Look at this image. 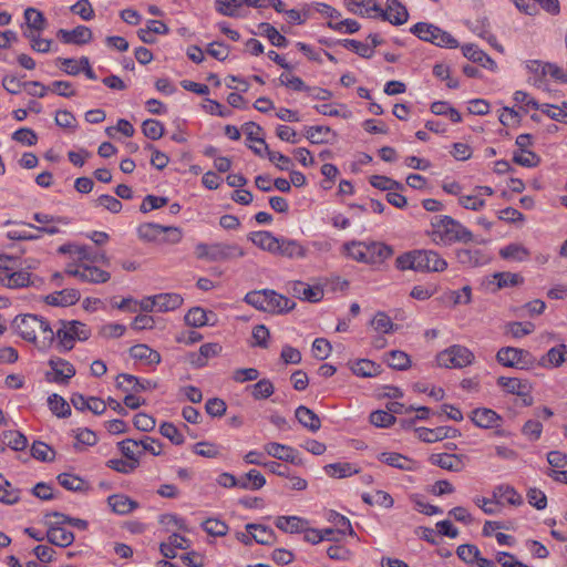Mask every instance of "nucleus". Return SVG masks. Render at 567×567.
<instances>
[{
    "label": "nucleus",
    "instance_id": "obj_1",
    "mask_svg": "<svg viewBox=\"0 0 567 567\" xmlns=\"http://www.w3.org/2000/svg\"><path fill=\"white\" fill-rule=\"evenodd\" d=\"M11 327L23 340L33 343L42 351L48 350L55 339V333L50 323L37 315H18Z\"/></svg>",
    "mask_w": 567,
    "mask_h": 567
},
{
    "label": "nucleus",
    "instance_id": "obj_2",
    "mask_svg": "<svg viewBox=\"0 0 567 567\" xmlns=\"http://www.w3.org/2000/svg\"><path fill=\"white\" fill-rule=\"evenodd\" d=\"M432 239L436 244L451 245L453 243H468L474 235L460 221L450 216H435L432 219Z\"/></svg>",
    "mask_w": 567,
    "mask_h": 567
},
{
    "label": "nucleus",
    "instance_id": "obj_3",
    "mask_svg": "<svg viewBox=\"0 0 567 567\" xmlns=\"http://www.w3.org/2000/svg\"><path fill=\"white\" fill-rule=\"evenodd\" d=\"M395 266L400 270L443 271L447 268V262L436 251L424 249L400 255L395 260Z\"/></svg>",
    "mask_w": 567,
    "mask_h": 567
},
{
    "label": "nucleus",
    "instance_id": "obj_4",
    "mask_svg": "<svg viewBox=\"0 0 567 567\" xmlns=\"http://www.w3.org/2000/svg\"><path fill=\"white\" fill-rule=\"evenodd\" d=\"M244 300L254 308L270 313L288 312L296 306L291 299L271 289L250 291L245 296Z\"/></svg>",
    "mask_w": 567,
    "mask_h": 567
},
{
    "label": "nucleus",
    "instance_id": "obj_5",
    "mask_svg": "<svg viewBox=\"0 0 567 567\" xmlns=\"http://www.w3.org/2000/svg\"><path fill=\"white\" fill-rule=\"evenodd\" d=\"M195 254L198 259L210 262L228 261L245 256L244 249L237 244H204L199 243L195 247Z\"/></svg>",
    "mask_w": 567,
    "mask_h": 567
},
{
    "label": "nucleus",
    "instance_id": "obj_6",
    "mask_svg": "<svg viewBox=\"0 0 567 567\" xmlns=\"http://www.w3.org/2000/svg\"><path fill=\"white\" fill-rule=\"evenodd\" d=\"M411 32L419 39L437 47L456 48L458 45L457 40L449 32L431 23L419 22L411 28Z\"/></svg>",
    "mask_w": 567,
    "mask_h": 567
},
{
    "label": "nucleus",
    "instance_id": "obj_7",
    "mask_svg": "<svg viewBox=\"0 0 567 567\" xmlns=\"http://www.w3.org/2000/svg\"><path fill=\"white\" fill-rule=\"evenodd\" d=\"M474 360L471 350L463 346H452L436 355V362L440 367L449 369H460L470 365Z\"/></svg>",
    "mask_w": 567,
    "mask_h": 567
},
{
    "label": "nucleus",
    "instance_id": "obj_8",
    "mask_svg": "<svg viewBox=\"0 0 567 567\" xmlns=\"http://www.w3.org/2000/svg\"><path fill=\"white\" fill-rule=\"evenodd\" d=\"M496 360L504 367L517 369H529L535 362V358L527 350L514 347L501 348Z\"/></svg>",
    "mask_w": 567,
    "mask_h": 567
},
{
    "label": "nucleus",
    "instance_id": "obj_9",
    "mask_svg": "<svg viewBox=\"0 0 567 567\" xmlns=\"http://www.w3.org/2000/svg\"><path fill=\"white\" fill-rule=\"evenodd\" d=\"M55 337L59 340V344L66 351L71 350L74 346V341L86 340L90 336L85 329V324L79 321L62 322V328L58 329Z\"/></svg>",
    "mask_w": 567,
    "mask_h": 567
},
{
    "label": "nucleus",
    "instance_id": "obj_10",
    "mask_svg": "<svg viewBox=\"0 0 567 567\" xmlns=\"http://www.w3.org/2000/svg\"><path fill=\"white\" fill-rule=\"evenodd\" d=\"M379 17L394 25H401L408 21L409 13L398 0H388L386 9L379 11Z\"/></svg>",
    "mask_w": 567,
    "mask_h": 567
},
{
    "label": "nucleus",
    "instance_id": "obj_11",
    "mask_svg": "<svg viewBox=\"0 0 567 567\" xmlns=\"http://www.w3.org/2000/svg\"><path fill=\"white\" fill-rule=\"evenodd\" d=\"M293 297L309 302H318L323 298V289L319 286H309L302 281L291 282L290 290Z\"/></svg>",
    "mask_w": 567,
    "mask_h": 567
},
{
    "label": "nucleus",
    "instance_id": "obj_12",
    "mask_svg": "<svg viewBox=\"0 0 567 567\" xmlns=\"http://www.w3.org/2000/svg\"><path fill=\"white\" fill-rule=\"evenodd\" d=\"M50 367L53 371V378H50V373L47 374L49 381L55 383H66L71 378L75 375V368L68 361L56 358L49 361Z\"/></svg>",
    "mask_w": 567,
    "mask_h": 567
},
{
    "label": "nucleus",
    "instance_id": "obj_13",
    "mask_svg": "<svg viewBox=\"0 0 567 567\" xmlns=\"http://www.w3.org/2000/svg\"><path fill=\"white\" fill-rule=\"evenodd\" d=\"M265 452L277 460L289 462L292 464H299L300 460L297 456L295 449L288 445H284L276 442H270L264 445Z\"/></svg>",
    "mask_w": 567,
    "mask_h": 567
},
{
    "label": "nucleus",
    "instance_id": "obj_14",
    "mask_svg": "<svg viewBox=\"0 0 567 567\" xmlns=\"http://www.w3.org/2000/svg\"><path fill=\"white\" fill-rule=\"evenodd\" d=\"M116 386L124 392H141L155 388L156 384L148 380L141 381L136 377L127 373H121L116 378Z\"/></svg>",
    "mask_w": 567,
    "mask_h": 567
},
{
    "label": "nucleus",
    "instance_id": "obj_15",
    "mask_svg": "<svg viewBox=\"0 0 567 567\" xmlns=\"http://www.w3.org/2000/svg\"><path fill=\"white\" fill-rule=\"evenodd\" d=\"M471 420L478 427L493 429L499 426L502 417L491 409L478 408L472 412Z\"/></svg>",
    "mask_w": 567,
    "mask_h": 567
},
{
    "label": "nucleus",
    "instance_id": "obj_16",
    "mask_svg": "<svg viewBox=\"0 0 567 567\" xmlns=\"http://www.w3.org/2000/svg\"><path fill=\"white\" fill-rule=\"evenodd\" d=\"M497 385L503 388L507 393L516 394L518 396H528L532 386L527 380L518 378L499 377Z\"/></svg>",
    "mask_w": 567,
    "mask_h": 567
},
{
    "label": "nucleus",
    "instance_id": "obj_17",
    "mask_svg": "<svg viewBox=\"0 0 567 567\" xmlns=\"http://www.w3.org/2000/svg\"><path fill=\"white\" fill-rule=\"evenodd\" d=\"M365 248L368 249L367 264L371 265L381 264L388 258H390L393 254L392 248L383 243H365Z\"/></svg>",
    "mask_w": 567,
    "mask_h": 567
},
{
    "label": "nucleus",
    "instance_id": "obj_18",
    "mask_svg": "<svg viewBox=\"0 0 567 567\" xmlns=\"http://www.w3.org/2000/svg\"><path fill=\"white\" fill-rule=\"evenodd\" d=\"M430 462L433 465H437L443 470L452 471V472H461L464 467V463L462 457L456 454H432L430 457Z\"/></svg>",
    "mask_w": 567,
    "mask_h": 567
},
{
    "label": "nucleus",
    "instance_id": "obj_19",
    "mask_svg": "<svg viewBox=\"0 0 567 567\" xmlns=\"http://www.w3.org/2000/svg\"><path fill=\"white\" fill-rule=\"evenodd\" d=\"M344 4L350 12L361 17H371L372 13L378 16L381 11V7L374 0H344Z\"/></svg>",
    "mask_w": 567,
    "mask_h": 567
},
{
    "label": "nucleus",
    "instance_id": "obj_20",
    "mask_svg": "<svg viewBox=\"0 0 567 567\" xmlns=\"http://www.w3.org/2000/svg\"><path fill=\"white\" fill-rule=\"evenodd\" d=\"M457 261L465 267H477L487 262V258L480 249L462 248L456 250Z\"/></svg>",
    "mask_w": 567,
    "mask_h": 567
},
{
    "label": "nucleus",
    "instance_id": "obj_21",
    "mask_svg": "<svg viewBox=\"0 0 567 567\" xmlns=\"http://www.w3.org/2000/svg\"><path fill=\"white\" fill-rule=\"evenodd\" d=\"M249 239L260 249L267 250L271 254H276L279 248V238L275 237L269 231H254L249 235Z\"/></svg>",
    "mask_w": 567,
    "mask_h": 567
},
{
    "label": "nucleus",
    "instance_id": "obj_22",
    "mask_svg": "<svg viewBox=\"0 0 567 567\" xmlns=\"http://www.w3.org/2000/svg\"><path fill=\"white\" fill-rule=\"evenodd\" d=\"M296 419L299 423L311 432H317L321 427V421L319 416L309 408L300 405L295 412Z\"/></svg>",
    "mask_w": 567,
    "mask_h": 567
},
{
    "label": "nucleus",
    "instance_id": "obj_23",
    "mask_svg": "<svg viewBox=\"0 0 567 567\" xmlns=\"http://www.w3.org/2000/svg\"><path fill=\"white\" fill-rule=\"evenodd\" d=\"M47 538L51 544L60 547H68L74 542L72 532L53 524L49 526Z\"/></svg>",
    "mask_w": 567,
    "mask_h": 567
},
{
    "label": "nucleus",
    "instance_id": "obj_24",
    "mask_svg": "<svg viewBox=\"0 0 567 567\" xmlns=\"http://www.w3.org/2000/svg\"><path fill=\"white\" fill-rule=\"evenodd\" d=\"M246 530L258 544L271 545L276 540V535L274 530L268 526L261 524H247Z\"/></svg>",
    "mask_w": 567,
    "mask_h": 567
},
{
    "label": "nucleus",
    "instance_id": "obj_25",
    "mask_svg": "<svg viewBox=\"0 0 567 567\" xmlns=\"http://www.w3.org/2000/svg\"><path fill=\"white\" fill-rule=\"evenodd\" d=\"M130 354L132 358L144 361L147 364H158L161 362V354L147 344L141 343L131 347Z\"/></svg>",
    "mask_w": 567,
    "mask_h": 567
},
{
    "label": "nucleus",
    "instance_id": "obj_26",
    "mask_svg": "<svg viewBox=\"0 0 567 567\" xmlns=\"http://www.w3.org/2000/svg\"><path fill=\"white\" fill-rule=\"evenodd\" d=\"M276 526L285 533H301L308 524L306 519L297 516H278L276 518Z\"/></svg>",
    "mask_w": 567,
    "mask_h": 567
},
{
    "label": "nucleus",
    "instance_id": "obj_27",
    "mask_svg": "<svg viewBox=\"0 0 567 567\" xmlns=\"http://www.w3.org/2000/svg\"><path fill=\"white\" fill-rule=\"evenodd\" d=\"M279 248L276 254L288 258H303L307 255V249L298 241L292 239H279Z\"/></svg>",
    "mask_w": 567,
    "mask_h": 567
},
{
    "label": "nucleus",
    "instance_id": "obj_28",
    "mask_svg": "<svg viewBox=\"0 0 567 567\" xmlns=\"http://www.w3.org/2000/svg\"><path fill=\"white\" fill-rule=\"evenodd\" d=\"M378 458H379V461H381L392 467L404 470V471H412L414 467L413 461L400 453L383 452V453L379 454Z\"/></svg>",
    "mask_w": 567,
    "mask_h": 567
},
{
    "label": "nucleus",
    "instance_id": "obj_29",
    "mask_svg": "<svg viewBox=\"0 0 567 567\" xmlns=\"http://www.w3.org/2000/svg\"><path fill=\"white\" fill-rule=\"evenodd\" d=\"M567 353V346L561 343L557 347H553L547 353L540 359V365L543 367H560L565 362Z\"/></svg>",
    "mask_w": 567,
    "mask_h": 567
},
{
    "label": "nucleus",
    "instance_id": "obj_30",
    "mask_svg": "<svg viewBox=\"0 0 567 567\" xmlns=\"http://www.w3.org/2000/svg\"><path fill=\"white\" fill-rule=\"evenodd\" d=\"M111 274L95 266L83 262L81 281L90 284H104L109 281Z\"/></svg>",
    "mask_w": 567,
    "mask_h": 567
},
{
    "label": "nucleus",
    "instance_id": "obj_31",
    "mask_svg": "<svg viewBox=\"0 0 567 567\" xmlns=\"http://www.w3.org/2000/svg\"><path fill=\"white\" fill-rule=\"evenodd\" d=\"M155 303H157V311L167 312L179 308L183 298L178 293H159L155 296Z\"/></svg>",
    "mask_w": 567,
    "mask_h": 567
},
{
    "label": "nucleus",
    "instance_id": "obj_32",
    "mask_svg": "<svg viewBox=\"0 0 567 567\" xmlns=\"http://www.w3.org/2000/svg\"><path fill=\"white\" fill-rule=\"evenodd\" d=\"M107 503L113 512L121 515L128 514L137 507V503L125 495H112L107 498Z\"/></svg>",
    "mask_w": 567,
    "mask_h": 567
},
{
    "label": "nucleus",
    "instance_id": "obj_33",
    "mask_svg": "<svg viewBox=\"0 0 567 567\" xmlns=\"http://www.w3.org/2000/svg\"><path fill=\"white\" fill-rule=\"evenodd\" d=\"M463 54L465 58L473 62H478L483 66L493 69L495 66V62L482 50H480L474 44H467L463 47Z\"/></svg>",
    "mask_w": 567,
    "mask_h": 567
},
{
    "label": "nucleus",
    "instance_id": "obj_34",
    "mask_svg": "<svg viewBox=\"0 0 567 567\" xmlns=\"http://www.w3.org/2000/svg\"><path fill=\"white\" fill-rule=\"evenodd\" d=\"M352 372L358 377L370 378L380 373V365L367 359H360L351 365Z\"/></svg>",
    "mask_w": 567,
    "mask_h": 567
},
{
    "label": "nucleus",
    "instance_id": "obj_35",
    "mask_svg": "<svg viewBox=\"0 0 567 567\" xmlns=\"http://www.w3.org/2000/svg\"><path fill=\"white\" fill-rule=\"evenodd\" d=\"M118 449L128 461L138 466V457L142 455L140 441L126 439L118 443Z\"/></svg>",
    "mask_w": 567,
    "mask_h": 567
},
{
    "label": "nucleus",
    "instance_id": "obj_36",
    "mask_svg": "<svg viewBox=\"0 0 567 567\" xmlns=\"http://www.w3.org/2000/svg\"><path fill=\"white\" fill-rule=\"evenodd\" d=\"M24 19L28 29L41 32L45 29L47 20L43 13L34 8H28L24 11Z\"/></svg>",
    "mask_w": 567,
    "mask_h": 567
},
{
    "label": "nucleus",
    "instance_id": "obj_37",
    "mask_svg": "<svg viewBox=\"0 0 567 567\" xmlns=\"http://www.w3.org/2000/svg\"><path fill=\"white\" fill-rule=\"evenodd\" d=\"M371 326L377 332L391 333L398 330V324H394L391 318L383 311L375 313L371 320Z\"/></svg>",
    "mask_w": 567,
    "mask_h": 567
},
{
    "label": "nucleus",
    "instance_id": "obj_38",
    "mask_svg": "<svg viewBox=\"0 0 567 567\" xmlns=\"http://www.w3.org/2000/svg\"><path fill=\"white\" fill-rule=\"evenodd\" d=\"M499 256L504 259L523 261L528 258L529 251L523 245L511 244L499 250Z\"/></svg>",
    "mask_w": 567,
    "mask_h": 567
},
{
    "label": "nucleus",
    "instance_id": "obj_39",
    "mask_svg": "<svg viewBox=\"0 0 567 567\" xmlns=\"http://www.w3.org/2000/svg\"><path fill=\"white\" fill-rule=\"evenodd\" d=\"M2 444L14 451H23L27 447V437L18 431H6L2 434Z\"/></svg>",
    "mask_w": 567,
    "mask_h": 567
},
{
    "label": "nucleus",
    "instance_id": "obj_40",
    "mask_svg": "<svg viewBox=\"0 0 567 567\" xmlns=\"http://www.w3.org/2000/svg\"><path fill=\"white\" fill-rule=\"evenodd\" d=\"M367 248L363 241H349L343 245V251L355 261L367 264Z\"/></svg>",
    "mask_w": 567,
    "mask_h": 567
},
{
    "label": "nucleus",
    "instance_id": "obj_41",
    "mask_svg": "<svg viewBox=\"0 0 567 567\" xmlns=\"http://www.w3.org/2000/svg\"><path fill=\"white\" fill-rule=\"evenodd\" d=\"M495 498L504 499L511 505H520L523 503L522 496L509 485H499L493 493Z\"/></svg>",
    "mask_w": 567,
    "mask_h": 567
},
{
    "label": "nucleus",
    "instance_id": "obj_42",
    "mask_svg": "<svg viewBox=\"0 0 567 567\" xmlns=\"http://www.w3.org/2000/svg\"><path fill=\"white\" fill-rule=\"evenodd\" d=\"M416 436L426 443H434L446 439L447 431L437 426L435 429L417 427L415 429Z\"/></svg>",
    "mask_w": 567,
    "mask_h": 567
},
{
    "label": "nucleus",
    "instance_id": "obj_43",
    "mask_svg": "<svg viewBox=\"0 0 567 567\" xmlns=\"http://www.w3.org/2000/svg\"><path fill=\"white\" fill-rule=\"evenodd\" d=\"M164 227L154 223H145L138 226L137 234L142 240L155 241L163 234Z\"/></svg>",
    "mask_w": 567,
    "mask_h": 567
},
{
    "label": "nucleus",
    "instance_id": "obj_44",
    "mask_svg": "<svg viewBox=\"0 0 567 567\" xmlns=\"http://www.w3.org/2000/svg\"><path fill=\"white\" fill-rule=\"evenodd\" d=\"M255 400H265L275 392L274 383L269 379H261L250 386Z\"/></svg>",
    "mask_w": 567,
    "mask_h": 567
},
{
    "label": "nucleus",
    "instance_id": "obj_45",
    "mask_svg": "<svg viewBox=\"0 0 567 567\" xmlns=\"http://www.w3.org/2000/svg\"><path fill=\"white\" fill-rule=\"evenodd\" d=\"M386 362L395 370H406L411 365L409 354L401 350H392L388 353Z\"/></svg>",
    "mask_w": 567,
    "mask_h": 567
},
{
    "label": "nucleus",
    "instance_id": "obj_46",
    "mask_svg": "<svg viewBox=\"0 0 567 567\" xmlns=\"http://www.w3.org/2000/svg\"><path fill=\"white\" fill-rule=\"evenodd\" d=\"M540 158L530 150L515 151L513 154V162L524 167H535L538 165Z\"/></svg>",
    "mask_w": 567,
    "mask_h": 567
},
{
    "label": "nucleus",
    "instance_id": "obj_47",
    "mask_svg": "<svg viewBox=\"0 0 567 567\" xmlns=\"http://www.w3.org/2000/svg\"><path fill=\"white\" fill-rule=\"evenodd\" d=\"M48 403L50 406V410L58 416V417H66L71 414V409L69 403L60 395L52 394L48 399Z\"/></svg>",
    "mask_w": 567,
    "mask_h": 567
},
{
    "label": "nucleus",
    "instance_id": "obj_48",
    "mask_svg": "<svg viewBox=\"0 0 567 567\" xmlns=\"http://www.w3.org/2000/svg\"><path fill=\"white\" fill-rule=\"evenodd\" d=\"M143 134L153 141L159 140L165 132L164 125L157 120H146L142 124Z\"/></svg>",
    "mask_w": 567,
    "mask_h": 567
},
{
    "label": "nucleus",
    "instance_id": "obj_49",
    "mask_svg": "<svg viewBox=\"0 0 567 567\" xmlns=\"http://www.w3.org/2000/svg\"><path fill=\"white\" fill-rule=\"evenodd\" d=\"M259 29L261 33L269 39L272 45L278 48H285L288 45V40L271 24L261 23Z\"/></svg>",
    "mask_w": 567,
    "mask_h": 567
},
{
    "label": "nucleus",
    "instance_id": "obj_50",
    "mask_svg": "<svg viewBox=\"0 0 567 567\" xmlns=\"http://www.w3.org/2000/svg\"><path fill=\"white\" fill-rule=\"evenodd\" d=\"M370 184L381 190H402L404 188L403 184L381 175H373L370 178Z\"/></svg>",
    "mask_w": 567,
    "mask_h": 567
},
{
    "label": "nucleus",
    "instance_id": "obj_51",
    "mask_svg": "<svg viewBox=\"0 0 567 567\" xmlns=\"http://www.w3.org/2000/svg\"><path fill=\"white\" fill-rule=\"evenodd\" d=\"M31 455L41 462H52L55 452L48 444L37 441L31 447Z\"/></svg>",
    "mask_w": 567,
    "mask_h": 567
},
{
    "label": "nucleus",
    "instance_id": "obj_52",
    "mask_svg": "<svg viewBox=\"0 0 567 567\" xmlns=\"http://www.w3.org/2000/svg\"><path fill=\"white\" fill-rule=\"evenodd\" d=\"M537 66L535 70L538 71L540 69L542 74H549L555 80L566 83L567 82V73L558 65L553 63H539L537 61L534 62Z\"/></svg>",
    "mask_w": 567,
    "mask_h": 567
},
{
    "label": "nucleus",
    "instance_id": "obj_53",
    "mask_svg": "<svg viewBox=\"0 0 567 567\" xmlns=\"http://www.w3.org/2000/svg\"><path fill=\"white\" fill-rule=\"evenodd\" d=\"M341 45H343L346 49L354 51L357 54H359L362 58H371L374 53V50L367 43L352 40V39H344L339 41Z\"/></svg>",
    "mask_w": 567,
    "mask_h": 567
},
{
    "label": "nucleus",
    "instance_id": "obj_54",
    "mask_svg": "<svg viewBox=\"0 0 567 567\" xmlns=\"http://www.w3.org/2000/svg\"><path fill=\"white\" fill-rule=\"evenodd\" d=\"M58 482L68 491L79 492L84 489L85 482L73 474L62 473L58 476Z\"/></svg>",
    "mask_w": 567,
    "mask_h": 567
},
{
    "label": "nucleus",
    "instance_id": "obj_55",
    "mask_svg": "<svg viewBox=\"0 0 567 567\" xmlns=\"http://www.w3.org/2000/svg\"><path fill=\"white\" fill-rule=\"evenodd\" d=\"M76 255L81 262L90 261L109 264V258L104 252H93L87 246L76 247Z\"/></svg>",
    "mask_w": 567,
    "mask_h": 567
},
{
    "label": "nucleus",
    "instance_id": "obj_56",
    "mask_svg": "<svg viewBox=\"0 0 567 567\" xmlns=\"http://www.w3.org/2000/svg\"><path fill=\"white\" fill-rule=\"evenodd\" d=\"M330 132H331V130L329 126H322V125L308 126V127H306L305 136L312 144H323L327 142L324 135Z\"/></svg>",
    "mask_w": 567,
    "mask_h": 567
},
{
    "label": "nucleus",
    "instance_id": "obj_57",
    "mask_svg": "<svg viewBox=\"0 0 567 567\" xmlns=\"http://www.w3.org/2000/svg\"><path fill=\"white\" fill-rule=\"evenodd\" d=\"M159 433L168 439L173 444L182 445L185 442L183 434L171 422H164L159 426Z\"/></svg>",
    "mask_w": 567,
    "mask_h": 567
},
{
    "label": "nucleus",
    "instance_id": "obj_58",
    "mask_svg": "<svg viewBox=\"0 0 567 567\" xmlns=\"http://www.w3.org/2000/svg\"><path fill=\"white\" fill-rule=\"evenodd\" d=\"M204 530L212 536H225L228 533V525L216 518H208L202 524Z\"/></svg>",
    "mask_w": 567,
    "mask_h": 567
},
{
    "label": "nucleus",
    "instance_id": "obj_59",
    "mask_svg": "<svg viewBox=\"0 0 567 567\" xmlns=\"http://www.w3.org/2000/svg\"><path fill=\"white\" fill-rule=\"evenodd\" d=\"M324 471L330 476H338V477H347L354 473H358V470H352V466L350 463H334V464H328L324 466Z\"/></svg>",
    "mask_w": 567,
    "mask_h": 567
},
{
    "label": "nucleus",
    "instance_id": "obj_60",
    "mask_svg": "<svg viewBox=\"0 0 567 567\" xmlns=\"http://www.w3.org/2000/svg\"><path fill=\"white\" fill-rule=\"evenodd\" d=\"M244 3L243 0H216V10L223 16L236 17L237 9Z\"/></svg>",
    "mask_w": 567,
    "mask_h": 567
},
{
    "label": "nucleus",
    "instance_id": "obj_61",
    "mask_svg": "<svg viewBox=\"0 0 567 567\" xmlns=\"http://www.w3.org/2000/svg\"><path fill=\"white\" fill-rule=\"evenodd\" d=\"M186 324L190 327H203L207 323L206 311L203 308L194 307L185 316Z\"/></svg>",
    "mask_w": 567,
    "mask_h": 567
},
{
    "label": "nucleus",
    "instance_id": "obj_62",
    "mask_svg": "<svg viewBox=\"0 0 567 567\" xmlns=\"http://www.w3.org/2000/svg\"><path fill=\"white\" fill-rule=\"evenodd\" d=\"M396 421L395 416L388 411L378 410L370 414V422L378 427H389Z\"/></svg>",
    "mask_w": 567,
    "mask_h": 567
},
{
    "label": "nucleus",
    "instance_id": "obj_63",
    "mask_svg": "<svg viewBox=\"0 0 567 567\" xmlns=\"http://www.w3.org/2000/svg\"><path fill=\"white\" fill-rule=\"evenodd\" d=\"M456 554L460 559L466 564H475L480 555V549L475 545L464 544L457 547Z\"/></svg>",
    "mask_w": 567,
    "mask_h": 567
},
{
    "label": "nucleus",
    "instance_id": "obj_64",
    "mask_svg": "<svg viewBox=\"0 0 567 567\" xmlns=\"http://www.w3.org/2000/svg\"><path fill=\"white\" fill-rule=\"evenodd\" d=\"M535 330V324L532 322H509L507 324V331L514 337V338H522L527 334H530Z\"/></svg>",
    "mask_w": 567,
    "mask_h": 567
}]
</instances>
